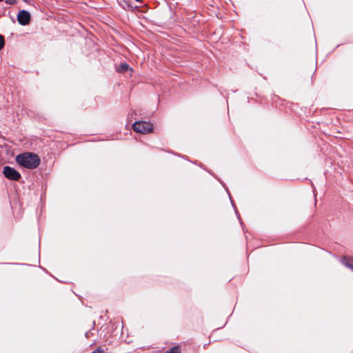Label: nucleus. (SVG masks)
<instances>
[{
	"instance_id": "obj_9",
	"label": "nucleus",
	"mask_w": 353,
	"mask_h": 353,
	"mask_svg": "<svg viewBox=\"0 0 353 353\" xmlns=\"http://www.w3.org/2000/svg\"><path fill=\"white\" fill-rule=\"evenodd\" d=\"M92 353H103V350L101 348H97L94 351H93Z\"/></svg>"
},
{
	"instance_id": "obj_5",
	"label": "nucleus",
	"mask_w": 353,
	"mask_h": 353,
	"mask_svg": "<svg viewBox=\"0 0 353 353\" xmlns=\"http://www.w3.org/2000/svg\"><path fill=\"white\" fill-rule=\"evenodd\" d=\"M343 264L353 270V259L343 257L342 259Z\"/></svg>"
},
{
	"instance_id": "obj_4",
	"label": "nucleus",
	"mask_w": 353,
	"mask_h": 353,
	"mask_svg": "<svg viewBox=\"0 0 353 353\" xmlns=\"http://www.w3.org/2000/svg\"><path fill=\"white\" fill-rule=\"evenodd\" d=\"M30 14L26 10H21L19 12L17 15L18 22H30Z\"/></svg>"
},
{
	"instance_id": "obj_8",
	"label": "nucleus",
	"mask_w": 353,
	"mask_h": 353,
	"mask_svg": "<svg viewBox=\"0 0 353 353\" xmlns=\"http://www.w3.org/2000/svg\"><path fill=\"white\" fill-rule=\"evenodd\" d=\"M5 46V39L4 37L1 34H0V50L3 48Z\"/></svg>"
},
{
	"instance_id": "obj_3",
	"label": "nucleus",
	"mask_w": 353,
	"mask_h": 353,
	"mask_svg": "<svg viewBox=\"0 0 353 353\" xmlns=\"http://www.w3.org/2000/svg\"><path fill=\"white\" fill-rule=\"evenodd\" d=\"M3 174L6 178L12 181H19L21 176V174L14 168L6 165L3 168Z\"/></svg>"
},
{
	"instance_id": "obj_12",
	"label": "nucleus",
	"mask_w": 353,
	"mask_h": 353,
	"mask_svg": "<svg viewBox=\"0 0 353 353\" xmlns=\"http://www.w3.org/2000/svg\"><path fill=\"white\" fill-rule=\"evenodd\" d=\"M137 1H141L142 0H136Z\"/></svg>"
},
{
	"instance_id": "obj_11",
	"label": "nucleus",
	"mask_w": 353,
	"mask_h": 353,
	"mask_svg": "<svg viewBox=\"0 0 353 353\" xmlns=\"http://www.w3.org/2000/svg\"><path fill=\"white\" fill-rule=\"evenodd\" d=\"M20 24L24 26V25H27L28 23H20Z\"/></svg>"
},
{
	"instance_id": "obj_6",
	"label": "nucleus",
	"mask_w": 353,
	"mask_h": 353,
	"mask_svg": "<svg viewBox=\"0 0 353 353\" xmlns=\"http://www.w3.org/2000/svg\"><path fill=\"white\" fill-rule=\"evenodd\" d=\"M130 69L129 65L127 63H121L117 68V71L120 73H124Z\"/></svg>"
},
{
	"instance_id": "obj_10",
	"label": "nucleus",
	"mask_w": 353,
	"mask_h": 353,
	"mask_svg": "<svg viewBox=\"0 0 353 353\" xmlns=\"http://www.w3.org/2000/svg\"><path fill=\"white\" fill-rule=\"evenodd\" d=\"M16 0H6V3L8 4H14Z\"/></svg>"
},
{
	"instance_id": "obj_7",
	"label": "nucleus",
	"mask_w": 353,
	"mask_h": 353,
	"mask_svg": "<svg viewBox=\"0 0 353 353\" xmlns=\"http://www.w3.org/2000/svg\"><path fill=\"white\" fill-rule=\"evenodd\" d=\"M180 352H181V349H180L179 346L176 345V346L172 347V348L167 350L164 353H180Z\"/></svg>"
},
{
	"instance_id": "obj_1",
	"label": "nucleus",
	"mask_w": 353,
	"mask_h": 353,
	"mask_svg": "<svg viewBox=\"0 0 353 353\" xmlns=\"http://www.w3.org/2000/svg\"><path fill=\"white\" fill-rule=\"evenodd\" d=\"M15 160L19 165L30 170L37 168L41 163L37 154L29 152L18 154Z\"/></svg>"
},
{
	"instance_id": "obj_2",
	"label": "nucleus",
	"mask_w": 353,
	"mask_h": 353,
	"mask_svg": "<svg viewBox=\"0 0 353 353\" xmlns=\"http://www.w3.org/2000/svg\"><path fill=\"white\" fill-rule=\"evenodd\" d=\"M132 128L135 132L141 134L150 133L153 130L152 125L150 123L143 121L134 122L132 125Z\"/></svg>"
}]
</instances>
